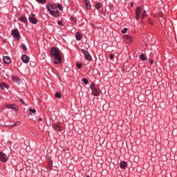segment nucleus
<instances>
[{
	"mask_svg": "<svg viewBox=\"0 0 177 177\" xmlns=\"http://www.w3.org/2000/svg\"><path fill=\"white\" fill-rule=\"evenodd\" d=\"M50 55L54 59V64H59V63H62V51H60L59 48L52 47L50 49Z\"/></svg>",
	"mask_w": 177,
	"mask_h": 177,
	"instance_id": "obj_1",
	"label": "nucleus"
},
{
	"mask_svg": "<svg viewBox=\"0 0 177 177\" xmlns=\"http://www.w3.org/2000/svg\"><path fill=\"white\" fill-rule=\"evenodd\" d=\"M57 9V7L55 4H51L50 6H47V10L50 12V15L54 16V17H59V10Z\"/></svg>",
	"mask_w": 177,
	"mask_h": 177,
	"instance_id": "obj_2",
	"label": "nucleus"
},
{
	"mask_svg": "<svg viewBox=\"0 0 177 177\" xmlns=\"http://www.w3.org/2000/svg\"><path fill=\"white\" fill-rule=\"evenodd\" d=\"M90 89L92 91V95L93 96H99L100 95V90L97 89L95 86V83H91L90 85Z\"/></svg>",
	"mask_w": 177,
	"mask_h": 177,
	"instance_id": "obj_3",
	"label": "nucleus"
},
{
	"mask_svg": "<svg viewBox=\"0 0 177 177\" xmlns=\"http://www.w3.org/2000/svg\"><path fill=\"white\" fill-rule=\"evenodd\" d=\"M122 38L124 42H126V44H131V42H132L133 39V37H132V36L128 35L123 36Z\"/></svg>",
	"mask_w": 177,
	"mask_h": 177,
	"instance_id": "obj_4",
	"label": "nucleus"
},
{
	"mask_svg": "<svg viewBox=\"0 0 177 177\" xmlns=\"http://www.w3.org/2000/svg\"><path fill=\"white\" fill-rule=\"evenodd\" d=\"M11 34L15 39H20V33L17 29L12 30Z\"/></svg>",
	"mask_w": 177,
	"mask_h": 177,
	"instance_id": "obj_5",
	"label": "nucleus"
},
{
	"mask_svg": "<svg viewBox=\"0 0 177 177\" xmlns=\"http://www.w3.org/2000/svg\"><path fill=\"white\" fill-rule=\"evenodd\" d=\"M82 52L84 53L86 60H92V57L91 56V54H89V52L85 49H82Z\"/></svg>",
	"mask_w": 177,
	"mask_h": 177,
	"instance_id": "obj_6",
	"label": "nucleus"
},
{
	"mask_svg": "<svg viewBox=\"0 0 177 177\" xmlns=\"http://www.w3.org/2000/svg\"><path fill=\"white\" fill-rule=\"evenodd\" d=\"M8 160V156L5 154L3 152H0V161H1V162H6Z\"/></svg>",
	"mask_w": 177,
	"mask_h": 177,
	"instance_id": "obj_7",
	"label": "nucleus"
},
{
	"mask_svg": "<svg viewBox=\"0 0 177 177\" xmlns=\"http://www.w3.org/2000/svg\"><path fill=\"white\" fill-rule=\"evenodd\" d=\"M140 13H142V8L137 7L136 8V19L137 20L140 19Z\"/></svg>",
	"mask_w": 177,
	"mask_h": 177,
	"instance_id": "obj_8",
	"label": "nucleus"
},
{
	"mask_svg": "<svg viewBox=\"0 0 177 177\" xmlns=\"http://www.w3.org/2000/svg\"><path fill=\"white\" fill-rule=\"evenodd\" d=\"M21 60L24 63H28V62H30V57L28 56H27V55H23L21 56Z\"/></svg>",
	"mask_w": 177,
	"mask_h": 177,
	"instance_id": "obj_9",
	"label": "nucleus"
},
{
	"mask_svg": "<svg viewBox=\"0 0 177 177\" xmlns=\"http://www.w3.org/2000/svg\"><path fill=\"white\" fill-rule=\"evenodd\" d=\"M53 128L55 129V131H57L58 132H62V131H63V127L59 124L53 125Z\"/></svg>",
	"mask_w": 177,
	"mask_h": 177,
	"instance_id": "obj_10",
	"label": "nucleus"
},
{
	"mask_svg": "<svg viewBox=\"0 0 177 177\" xmlns=\"http://www.w3.org/2000/svg\"><path fill=\"white\" fill-rule=\"evenodd\" d=\"M7 109H12V110H14V111H17V110H19V108L16 104L7 105Z\"/></svg>",
	"mask_w": 177,
	"mask_h": 177,
	"instance_id": "obj_11",
	"label": "nucleus"
},
{
	"mask_svg": "<svg viewBox=\"0 0 177 177\" xmlns=\"http://www.w3.org/2000/svg\"><path fill=\"white\" fill-rule=\"evenodd\" d=\"M28 20L30 23H32V24H37V23L38 22L37 21V19H35L34 17H29Z\"/></svg>",
	"mask_w": 177,
	"mask_h": 177,
	"instance_id": "obj_12",
	"label": "nucleus"
},
{
	"mask_svg": "<svg viewBox=\"0 0 177 177\" xmlns=\"http://www.w3.org/2000/svg\"><path fill=\"white\" fill-rule=\"evenodd\" d=\"M3 62L6 64H10V63L12 62V59H10V57L6 56L3 57Z\"/></svg>",
	"mask_w": 177,
	"mask_h": 177,
	"instance_id": "obj_13",
	"label": "nucleus"
},
{
	"mask_svg": "<svg viewBox=\"0 0 177 177\" xmlns=\"http://www.w3.org/2000/svg\"><path fill=\"white\" fill-rule=\"evenodd\" d=\"M75 37L77 41H81V39H82V35L80 32H76Z\"/></svg>",
	"mask_w": 177,
	"mask_h": 177,
	"instance_id": "obj_14",
	"label": "nucleus"
},
{
	"mask_svg": "<svg viewBox=\"0 0 177 177\" xmlns=\"http://www.w3.org/2000/svg\"><path fill=\"white\" fill-rule=\"evenodd\" d=\"M12 80L13 82H17V84H20V79L17 76H12Z\"/></svg>",
	"mask_w": 177,
	"mask_h": 177,
	"instance_id": "obj_15",
	"label": "nucleus"
},
{
	"mask_svg": "<svg viewBox=\"0 0 177 177\" xmlns=\"http://www.w3.org/2000/svg\"><path fill=\"white\" fill-rule=\"evenodd\" d=\"M127 165H128V164L124 161L121 162L120 164V167L122 169L125 168V167H127Z\"/></svg>",
	"mask_w": 177,
	"mask_h": 177,
	"instance_id": "obj_16",
	"label": "nucleus"
},
{
	"mask_svg": "<svg viewBox=\"0 0 177 177\" xmlns=\"http://www.w3.org/2000/svg\"><path fill=\"white\" fill-rule=\"evenodd\" d=\"M20 21H21L22 23H25L27 24L28 21H27V18H26V17H21L19 18Z\"/></svg>",
	"mask_w": 177,
	"mask_h": 177,
	"instance_id": "obj_17",
	"label": "nucleus"
},
{
	"mask_svg": "<svg viewBox=\"0 0 177 177\" xmlns=\"http://www.w3.org/2000/svg\"><path fill=\"white\" fill-rule=\"evenodd\" d=\"M84 2L86 9H91V3L88 1H85Z\"/></svg>",
	"mask_w": 177,
	"mask_h": 177,
	"instance_id": "obj_18",
	"label": "nucleus"
},
{
	"mask_svg": "<svg viewBox=\"0 0 177 177\" xmlns=\"http://www.w3.org/2000/svg\"><path fill=\"white\" fill-rule=\"evenodd\" d=\"M55 97L60 99L62 97V93H56L55 94Z\"/></svg>",
	"mask_w": 177,
	"mask_h": 177,
	"instance_id": "obj_19",
	"label": "nucleus"
},
{
	"mask_svg": "<svg viewBox=\"0 0 177 177\" xmlns=\"http://www.w3.org/2000/svg\"><path fill=\"white\" fill-rule=\"evenodd\" d=\"M29 111L30 113V114H35V113H37V111L35 109H29Z\"/></svg>",
	"mask_w": 177,
	"mask_h": 177,
	"instance_id": "obj_20",
	"label": "nucleus"
},
{
	"mask_svg": "<svg viewBox=\"0 0 177 177\" xmlns=\"http://www.w3.org/2000/svg\"><path fill=\"white\" fill-rule=\"evenodd\" d=\"M100 8H102V4L100 3L95 5V9H100Z\"/></svg>",
	"mask_w": 177,
	"mask_h": 177,
	"instance_id": "obj_21",
	"label": "nucleus"
},
{
	"mask_svg": "<svg viewBox=\"0 0 177 177\" xmlns=\"http://www.w3.org/2000/svg\"><path fill=\"white\" fill-rule=\"evenodd\" d=\"M57 8H58V9H59V10H63V6H62V5H60V3L57 4Z\"/></svg>",
	"mask_w": 177,
	"mask_h": 177,
	"instance_id": "obj_22",
	"label": "nucleus"
},
{
	"mask_svg": "<svg viewBox=\"0 0 177 177\" xmlns=\"http://www.w3.org/2000/svg\"><path fill=\"white\" fill-rule=\"evenodd\" d=\"M1 86H3V90H4L5 88H6V89H8V84H5V83H2V84H1Z\"/></svg>",
	"mask_w": 177,
	"mask_h": 177,
	"instance_id": "obj_23",
	"label": "nucleus"
},
{
	"mask_svg": "<svg viewBox=\"0 0 177 177\" xmlns=\"http://www.w3.org/2000/svg\"><path fill=\"white\" fill-rule=\"evenodd\" d=\"M82 81L84 82V84H85V85H87V84H88V80L87 79L83 78L82 80Z\"/></svg>",
	"mask_w": 177,
	"mask_h": 177,
	"instance_id": "obj_24",
	"label": "nucleus"
},
{
	"mask_svg": "<svg viewBox=\"0 0 177 177\" xmlns=\"http://www.w3.org/2000/svg\"><path fill=\"white\" fill-rule=\"evenodd\" d=\"M76 67H77V68H82V64L77 63Z\"/></svg>",
	"mask_w": 177,
	"mask_h": 177,
	"instance_id": "obj_25",
	"label": "nucleus"
},
{
	"mask_svg": "<svg viewBox=\"0 0 177 177\" xmlns=\"http://www.w3.org/2000/svg\"><path fill=\"white\" fill-rule=\"evenodd\" d=\"M37 2H39V3H45L46 2V0H36Z\"/></svg>",
	"mask_w": 177,
	"mask_h": 177,
	"instance_id": "obj_26",
	"label": "nucleus"
},
{
	"mask_svg": "<svg viewBox=\"0 0 177 177\" xmlns=\"http://www.w3.org/2000/svg\"><path fill=\"white\" fill-rule=\"evenodd\" d=\"M141 60H146V57H145V54H142L140 56Z\"/></svg>",
	"mask_w": 177,
	"mask_h": 177,
	"instance_id": "obj_27",
	"label": "nucleus"
},
{
	"mask_svg": "<svg viewBox=\"0 0 177 177\" xmlns=\"http://www.w3.org/2000/svg\"><path fill=\"white\" fill-rule=\"evenodd\" d=\"M127 31H128V28H124V30H122V33L125 34V32H127Z\"/></svg>",
	"mask_w": 177,
	"mask_h": 177,
	"instance_id": "obj_28",
	"label": "nucleus"
},
{
	"mask_svg": "<svg viewBox=\"0 0 177 177\" xmlns=\"http://www.w3.org/2000/svg\"><path fill=\"white\" fill-rule=\"evenodd\" d=\"M21 48H22V49H24V50H27V47L26 46V44H21Z\"/></svg>",
	"mask_w": 177,
	"mask_h": 177,
	"instance_id": "obj_29",
	"label": "nucleus"
},
{
	"mask_svg": "<svg viewBox=\"0 0 177 177\" xmlns=\"http://www.w3.org/2000/svg\"><path fill=\"white\" fill-rule=\"evenodd\" d=\"M17 125H20V122H17L14 124L12 125V127H17Z\"/></svg>",
	"mask_w": 177,
	"mask_h": 177,
	"instance_id": "obj_30",
	"label": "nucleus"
},
{
	"mask_svg": "<svg viewBox=\"0 0 177 177\" xmlns=\"http://www.w3.org/2000/svg\"><path fill=\"white\" fill-rule=\"evenodd\" d=\"M142 19H145V17H146V12H143L142 14Z\"/></svg>",
	"mask_w": 177,
	"mask_h": 177,
	"instance_id": "obj_31",
	"label": "nucleus"
},
{
	"mask_svg": "<svg viewBox=\"0 0 177 177\" xmlns=\"http://www.w3.org/2000/svg\"><path fill=\"white\" fill-rule=\"evenodd\" d=\"M110 59H111V60L114 59V55L110 54Z\"/></svg>",
	"mask_w": 177,
	"mask_h": 177,
	"instance_id": "obj_32",
	"label": "nucleus"
},
{
	"mask_svg": "<svg viewBox=\"0 0 177 177\" xmlns=\"http://www.w3.org/2000/svg\"><path fill=\"white\" fill-rule=\"evenodd\" d=\"M150 64H153L154 63V61L153 59H149Z\"/></svg>",
	"mask_w": 177,
	"mask_h": 177,
	"instance_id": "obj_33",
	"label": "nucleus"
},
{
	"mask_svg": "<svg viewBox=\"0 0 177 177\" xmlns=\"http://www.w3.org/2000/svg\"><path fill=\"white\" fill-rule=\"evenodd\" d=\"M58 24H59V26H63V24H62V21H59L58 22Z\"/></svg>",
	"mask_w": 177,
	"mask_h": 177,
	"instance_id": "obj_34",
	"label": "nucleus"
},
{
	"mask_svg": "<svg viewBox=\"0 0 177 177\" xmlns=\"http://www.w3.org/2000/svg\"><path fill=\"white\" fill-rule=\"evenodd\" d=\"M0 89H1V91H3V87L2 86V84H0Z\"/></svg>",
	"mask_w": 177,
	"mask_h": 177,
	"instance_id": "obj_35",
	"label": "nucleus"
},
{
	"mask_svg": "<svg viewBox=\"0 0 177 177\" xmlns=\"http://www.w3.org/2000/svg\"><path fill=\"white\" fill-rule=\"evenodd\" d=\"M20 102H21V103H23V104H24V100H23V99H21V100H20Z\"/></svg>",
	"mask_w": 177,
	"mask_h": 177,
	"instance_id": "obj_36",
	"label": "nucleus"
},
{
	"mask_svg": "<svg viewBox=\"0 0 177 177\" xmlns=\"http://www.w3.org/2000/svg\"><path fill=\"white\" fill-rule=\"evenodd\" d=\"M38 121H42V118H39Z\"/></svg>",
	"mask_w": 177,
	"mask_h": 177,
	"instance_id": "obj_37",
	"label": "nucleus"
},
{
	"mask_svg": "<svg viewBox=\"0 0 177 177\" xmlns=\"http://www.w3.org/2000/svg\"><path fill=\"white\" fill-rule=\"evenodd\" d=\"M131 6L133 7V3H131Z\"/></svg>",
	"mask_w": 177,
	"mask_h": 177,
	"instance_id": "obj_38",
	"label": "nucleus"
}]
</instances>
